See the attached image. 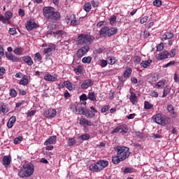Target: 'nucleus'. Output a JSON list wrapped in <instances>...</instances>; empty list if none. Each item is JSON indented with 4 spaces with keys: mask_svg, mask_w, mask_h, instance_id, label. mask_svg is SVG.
<instances>
[{
    "mask_svg": "<svg viewBox=\"0 0 179 179\" xmlns=\"http://www.w3.org/2000/svg\"><path fill=\"white\" fill-rule=\"evenodd\" d=\"M114 150L116 152V155L112 156V162L113 164H120L121 162L128 159L131 152H129V148L125 146H116L114 147Z\"/></svg>",
    "mask_w": 179,
    "mask_h": 179,
    "instance_id": "nucleus-1",
    "label": "nucleus"
},
{
    "mask_svg": "<svg viewBox=\"0 0 179 179\" xmlns=\"http://www.w3.org/2000/svg\"><path fill=\"white\" fill-rule=\"evenodd\" d=\"M94 41V36L87 34H78L76 40L77 45H90Z\"/></svg>",
    "mask_w": 179,
    "mask_h": 179,
    "instance_id": "nucleus-2",
    "label": "nucleus"
},
{
    "mask_svg": "<svg viewBox=\"0 0 179 179\" xmlns=\"http://www.w3.org/2000/svg\"><path fill=\"white\" fill-rule=\"evenodd\" d=\"M34 173V165L32 164H26L18 172V176L21 178H26L27 177H31Z\"/></svg>",
    "mask_w": 179,
    "mask_h": 179,
    "instance_id": "nucleus-3",
    "label": "nucleus"
},
{
    "mask_svg": "<svg viewBox=\"0 0 179 179\" xmlns=\"http://www.w3.org/2000/svg\"><path fill=\"white\" fill-rule=\"evenodd\" d=\"M152 120L155 122L159 124V125H162V127H166L170 122H171V118L163 116L162 113H158L152 116Z\"/></svg>",
    "mask_w": 179,
    "mask_h": 179,
    "instance_id": "nucleus-4",
    "label": "nucleus"
},
{
    "mask_svg": "<svg viewBox=\"0 0 179 179\" xmlns=\"http://www.w3.org/2000/svg\"><path fill=\"white\" fill-rule=\"evenodd\" d=\"M107 166H108V161L100 160L95 164H91L90 166V170L91 171H96V173H99V171H101V170L106 169Z\"/></svg>",
    "mask_w": 179,
    "mask_h": 179,
    "instance_id": "nucleus-5",
    "label": "nucleus"
},
{
    "mask_svg": "<svg viewBox=\"0 0 179 179\" xmlns=\"http://www.w3.org/2000/svg\"><path fill=\"white\" fill-rule=\"evenodd\" d=\"M13 16V13L11 11H6L4 16L0 15V22H3L4 24H10V19Z\"/></svg>",
    "mask_w": 179,
    "mask_h": 179,
    "instance_id": "nucleus-6",
    "label": "nucleus"
},
{
    "mask_svg": "<svg viewBox=\"0 0 179 179\" xmlns=\"http://www.w3.org/2000/svg\"><path fill=\"white\" fill-rule=\"evenodd\" d=\"M81 103L72 104L70 106L71 110L75 114H78L79 115H84L85 114V108L80 106Z\"/></svg>",
    "mask_w": 179,
    "mask_h": 179,
    "instance_id": "nucleus-7",
    "label": "nucleus"
},
{
    "mask_svg": "<svg viewBox=\"0 0 179 179\" xmlns=\"http://www.w3.org/2000/svg\"><path fill=\"white\" fill-rule=\"evenodd\" d=\"M78 124L81 125V127H83V129H86L87 127H93L94 125V123L89 120H87L86 117L82 116L80 118H78Z\"/></svg>",
    "mask_w": 179,
    "mask_h": 179,
    "instance_id": "nucleus-8",
    "label": "nucleus"
},
{
    "mask_svg": "<svg viewBox=\"0 0 179 179\" xmlns=\"http://www.w3.org/2000/svg\"><path fill=\"white\" fill-rule=\"evenodd\" d=\"M89 51H90V46H83L77 51L76 57L78 58H82L83 57H85V55H86L87 52H89Z\"/></svg>",
    "mask_w": 179,
    "mask_h": 179,
    "instance_id": "nucleus-9",
    "label": "nucleus"
},
{
    "mask_svg": "<svg viewBox=\"0 0 179 179\" xmlns=\"http://www.w3.org/2000/svg\"><path fill=\"white\" fill-rule=\"evenodd\" d=\"M25 27L28 31H31L34 29H37V27H38V24H37L34 19L31 18L25 24Z\"/></svg>",
    "mask_w": 179,
    "mask_h": 179,
    "instance_id": "nucleus-10",
    "label": "nucleus"
},
{
    "mask_svg": "<svg viewBox=\"0 0 179 179\" xmlns=\"http://www.w3.org/2000/svg\"><path fill=\"white\" fill-rule=\"evenodd\" d=\"M118 132L124 135V134L128 132V127L124 125L118 126L113 130L112 134H118Z\"/></svg>",
    "mask_w": 179,
    "mask_h": 179,
    "instance_id": "nucleus-11",
    "label": "nucleus"
},
{
    "mask_svg": "<svg viewBox=\"0 0 179 179\" xmlns=\"http://www.w3.org/2000/svg\"><path fill=\"white\" fill-rule=\"evenodd\" d=\"M167 58H170V52L168 50H164L156 55L157 61H163V59H167Z\"/></svg>",
    "mask_w": 179,
    "mask_h": 179,
    "instance_id": "nucleus-12",
    "label": "nucleus"
},
{
    "mask_svg": "<svg viewBox=\"0 0 179 179\" xmlns=\"http://www.w3.org/2000/svg\"><path fill=\"white\" fill-rule=\"evenodd\" d=\"M90 110H85L84 115L87 117V118H94V117L96 115V113H97V110L94 108V107L91 106Z\"/></svg>",
    "mask_w": 179,
    "mask_h": 179,
    "instance_id": "nucleus-13",
    "label": "nucleus"
},
{
    "mask_svg": "<svg viewBox=\"0 0 179 179\" xmlns=\"http://www.w3.org/2000/svg\"><path fill=\"white\" fill-rule=\"evenodd\" d=\"M54 8L51 7V6H46L44 7L43 8V16L46 18V19H49L50 17L51 16V14L52 13V12L54 11Z\"/></svg>",
    "mask_w": 179,
    "mask_h": 179,
    "instance_id": "nucleus-14",
    "label": "nucleus"
},
{
    "mask_svg": "<svg viewBox=\"0 0 179 179\" xmlns=\"http://www.w3.org/2000/svg\"><path fill=\"white\" fill-rule=\"evenodd\" d=\"M59 19H61V13L58 11H55V8L53 12H52V14H50L48 20H50L51 22H57V20H59Z\"/></svg>",
    "mask_w": 179,
    "mask_h": 179,
    "instance_id": "nucleus-15",
    "label": "nucleus"
},
{
    "mask_svg": "<svg viewBox=\"0 0 179 179\" xmlns=\"http://www.w3.org/2000/svg\"><path fill=\"white\" fill-rule=\"evenodd\" d=\"M10 163H12V157L10 155H5L3 157L2 164L4 167H9V166H10Z\"/></svg>",
    "mask_w": 179,
    "mask_h": 179,
    "instance_id": "nucleus-16",
    "label": "nucleus"
},
{
    "mask_svg": "<svg viewBox=\"0 0 179 179\" xmlns=\"http://www.w3.org/2000/svg\"><path fill=\"white\" fill-rule=\"evenodd\" d=\"M109 30H110V27H103L99 31V36H101V37H105V38L110 37Z\"/></svg>",
    "mask_w": 179,
    "mask_h": 179,
    "instance_id": "nucleus-17",
    "label": "nucleus"
},
{
    "mask_svg": "<svg viewBox=\"0 0 179 179\" xmlns=\"http://www.w3.org/2000/svg\"><path fill=\"white\" fill-rule=\"evenodd\" d=\"M44 80H46V82H57L58 76L56 74H54L53 76L51 74H45Z\"/></svg>",
    "mask_w": 179,
    "mask_h": 179,
    "instance_id": "nucleus-18",
    "label": "nucleus"
},
{
    "mask_svg": "<svg viewBox=\"0 0 179 179\" xmlns=\"http://www.w3.org/2000/svg\"><path fill=\"white\" fill-rule=\"evenodd\" d=\"M57 115V110L55 109L49 108L45 112V117L46 118H54Z\"/></svg>",
    "mask_w": 179,
    "mask_h": 179,
    "instance_id": "nucleus-19",
    "label": "nucleus"
},
{
    "mask_svg": "<svg viewBox=\"0 0 179 179\" xmlns=\"http://www.w3.org/2000/svg\"><path fill=\"white\" fill-rule=\"evenodd\" d=\"M130 96L129 100L132 104L135 105L138 103V96H136V94L134 93V90L132 89H130L129 90Z\"/></svg>",
    "mask_w": 179,
    "mask_h": 179,
    "instance_id": "nucleus-20",
    "label": "nucleus"
},
{
    "mask_svg": "<svg viewBox=\"0 0 179 179\" xmlns=\"http://www.w3.org/2000/svg\"><path fill=\"white\" fill-rule=\"evenodd\" d=\"M94 84V82L92 80H85L81 85V89H89V87H90V86H93Z\"/></svg>",
    "mask_w": 179,
    "mask_h": 179,
    "instance_id": "nucleus-21",
    "label": "nucleus"
},
{
    "mask_svg": "<svg viewBox=\"0 0 179 179\" xmlns=\"http://www.w3.org/2000/svg\"><path fill=\"white\" fill-rule=\"evenodd\" d=\"M57 143V136H50L48 140H46L44 143L45 146L48 145H55Z\"/></svg>",
    "mask_w": 179,
    "mask_h": 179,
    "instance_id": "nucleus-22",
    "label": "nucleus"
},
{
    "mask_svg": "<svg viewBox=\"0 0 179 179\" xmlns=\"http://www.w3.org/2000/svg\"><path fill=\"white\" fill-rule=\"evenodd\" d=\"M167 111L169 113L171 117H173V118H176L177 117V113H176V110L174 109V106L171 104H169L167 106Z\"/></svg>",
    "mask_w": 179,
    "mask_h": 179,
    "instance_id": "nucleus-23",
    "label": "nucleus"
},
{
    "mask_svg": "<svg viewBox=\"0 0 179 179\" xmlns=\"http://www.w3.org/2000/svg\"><path fill=\"white\" fill-rule=\"evenodd\" d=\"M171 38H174V34L166 32L162 36L161 40L162 41H165V40H171Z\"/></svg>",
    "mask_w": 179,
    "mask_h": 179,
    "instance_id": "nucleus-24",
    "label": "nucleus"
},
{
    "mask_svg": "<svg viewBox=\"0 0 179 179\" xmlns=\"http://www.w3.org/2000/svg\"><path fill=\"white\" fill-rule=\"evenodd\" d=\"M30 83V79H29V76L27 75H24L22 79L19 82V85H22V86H27Z\"/></svg>",
    "mask_w": 179,
    "mask_h": 179,
    "instance_id": "nucleus-25",
    "label": "nucleus"
},
{
    "mask_svg": "<svg viewBox=\"0 0 179 179\" xmlns=\"http://www.w3.org/2000/svg\"><path fill=\"white\" fill-rule=\"evenodd\" d=\"M22 61L24 62L25 64H27L29 66H31V65H33V64H34L33 59H31V57H30V56L22 57Z\"/></svg>",
    "mask_w": 179,
    "mask_h": 179,
    "instance_id": "nucleus-26",
    "label": "nucleus"
},
{
    "mask_svg": "<svg viewBox=\"0 0 179 179\" xmlns=\"http://www.w3.org/2000/svg\"><path fill=\"white\" fill-rule=\"evenodd\" d=\"M6 58H8L10 61H12V62H19V58L15 55H13L12 53H6Z\"/></svg>",
    "mask_w": 179,
    "mask_h": 179,
    "instance_id": "nucleus-27",
    "label": "nucleus"
},
{
    "mask_svg": "<svg viewBox=\"0 0 179 179\" xmlns=\"http://www.w3.org/2000/svg\"><path fill=\"white\" fill-rule=\"evenodd\" d=\"M16 122V117L15 116H12L8 123H7V127L8 128H9V129H10V128H12V127H13V124Z\"/></svg>",
    "mask_w": 179,
    "mask_h": 179,
    "instance_id": "nucleus-28",
    "label": "nucleus"
},
{
    "mask_svg": "<svg viewBox=\"0 0 179 179\" xmlns=\"http://www.w3.org/2000/svg\"><path fill=\"white\" fill-rule=\"evenodd\" d=\"M152 59H148V60H146V61H143L140 65H141V68H149V66H150V64H152Z\"/></svg>",
    "mask_w": 179,
    "mask_h": 179,
    "instance_id": "nucleus-29",
    "label": "nucleus"
},
{
    "mask_svg": "<svg viewBox=\"0 0 179 179\" xmlns=\"http://www.w3.org/2000/svg\"><path fill=\"white\" fill-rule=\"evenodd\" d=\"M54 50H55V45L51 44L44 49L43 52L44 54H48L49 52H52Z\"/></svg>",
    "mask_w": 179,
    "mask_h": 179,
    "instance_id": "nucleus-30",
    "label": "nucleus"
},
{
    "mask_svg": "<svg viewBox=\"0 0 179 179\" xmlns=\"http://www.w3.org/2000/svg\"><path fill=\"white\" fill-rule=\"evenodd\" d=\"M73 19H76V15L75 14H69L66 16L65 21L66 22V24L71 23Z\"/></svg>",
    "mask_w": 179,
    "mask_h": 179,
    "instance_id": "nucleus-31",
    "label": "nucleus"
},
{
    "mask_svg": "<svg viewBox=\"0 0 179 179\" xmlns=\"http://www.w3.org/2000/svg\"><path fill=\"white\" fill-rule=\"evenodd\" d=\"M164 86H166V80H162L155 85L156 89H164Z\"/></svg>",
    "mask_w": 179,
    "mask_h": 179,
    "instance_id": "nucleus-32",
    "label": "nucleus"
},
{
    "mask_svg": "<svg viewBox=\"0 0 179 179\" xmlns=\"http://www.w3.org/2000/svg\"><path fill=\"white\" fill-rule=\"evenodd\" d=\"M9 112V108L6 104H2L0 106V114H6Z\"/></svg>",
    "mask_w": 179,
    "mask_h": 179,
    "instance_id": "nucleus-33",
    "label": "nucleus"
},
{
    "mask_svg": "<svg viewBox=\"0 0 179 179\" xmlns=\"http://www.w3.org/2000/svg\"><path fill=\"white\" fill-rule=\"evenodd\" d=\"M83 9L84 10H85V12H87V13H89V12L92 10V4L90 3V2L85 3L83 5Z\"/></svg>",
    "mask_w": 179,
    "mask_h": 179,
    "instance_id": "nucleus-34",
    "label": "nucleus"
},
{
    "mask_svg": "<svg viewBox=\"0 0 179 179\" xmlns=\"http://www.w3.org/2000/svg\"><path fill=\"white\" fill-rule=\"evenodd\" d=\"M131 75H132V69L131 68H127L124 73H123V76L124 78H129V76H131Z\"/></svg>",
    "mask_w": 179,
    "mask_h": 179,
    "instance_id": "nucleus-35",
    "label": "nucleus"
},
{
    "mask_svg": "<svg viewBox=\"0 0 179 179\" xmlns=\"http://www.w3.org/2000/svg\"><path fill=\"white\" fill-rule=\"evenodd\" d=\"M109 22L110 26H115V23H117V16L111 15L109 18Z\"/></svg>",
    "mask_w": 179,
    "mask_h": 179,
    "instance_id": "nucleus-36",
    "label": "nucleus"
},
{
    "mask_svg": "<svg viewBox=\"0 0 179 179\" xmlns=\"http://www.w3.org/2000/svg\"><path fill=\"white\" fill-rule=\"evenodd\" d=\"M118 33V29L117 28H109V37H111V36H114Z\"/></svg>",
    "mask_w": 179,
    "mask_h": 179,
    "instance_id": "nucleus-37",
    "label": "nucleus"
},
{
    "mask_svg": "<svg viewBox=\"0 0 179 179\" xmlns=\"http://www.w3.org/2000/svg\"><path fill=\"white\" fill-rule=\"evenodd\" d=\"M106 61H108L109 65H114L117 62V59L114 57H108Z\"/></svg>",
    "mask_w": 179,
    "mask_h": 179,
    "instance_id": "nucleus-38",
    "label": "nucleus"
},
{
    "mask_svg": "<svg viewBox=\"0 0 179 179\" xmlns=\"http://www.w3.org/2000/svg\"><path fill=\"white\" fill-rule=\"evenodd\" d=\"M34 61H37V62H41L43 57H41V54L40 52H37L35 54L34 57Z\"/></svg>",
    "mask_w": 179,
    "mask_h": 179,
    "instance_id": "nucleus-39",
    "label": "nucleus"
},
{
    "mask_svg": "<svg viewBox=\"0 0 179 179\" xmlns=\"http://www.w3.org/2000/svg\"><path fill=\"white\" fill-rule=\"evenodd\" d=\"M88 99L89 100H91L92 101H96L97 99H96V94L94 92H90L88 94Z\"/></svg>",
    "mask_w": 179,
    "mask_h": 179,
    "instance_id": "nucleus-40",
    "label": "nucleus"
},
{
    "mask_svg": "<svg viewBox=\"0 0 179 179\" xmlns=\"http://www.w3.org/2000/svg\"><path fill=\"white\" fill-rule=\"evenodd\" d=\"M82 62L83 64H90L92 62V57H85L82 59Z\"/></svg>",
    "mask_w": 179,
    "mask_h": 179,
    "instance_id": "nucleus-41",
    "label": "nucleus"
},
{
    "mask_svg": "<svg viewBox=\"0 0 179 179\" xmlns=\"http://www.w3.org/2000/svg\"><path fill=\"white\" fill-rule=\"evenodd\" d=\"M123 173L124 174H128V173H135V169L134 168H131V167L125 168L123 170Z\"/></svg>",
    "mask_w": 179,
    "mask_h": 179,
    "instance_id": "nucleus-42",
    "label": "nucleus"
},
{
    "mask_svg": "<svg viewBox=\"0 0 179 179\" xmlns=\"http://www.w3.org/2000/svg\"><path fill=\"white\" fill-rule=\"evenodd\" d=\"M80 24V20H76V18L73 19L71 22H70V26H79Z\"/></svg>",
    "mask_w": 179,
    "mask_h": 179,
    "instance_id": "nucleus-43",
    "label": "nucleus"
},
{
    "mask_svg": "<svg viewBox=\"0 0 179 179\" xmlns=\"http://www.w3.org/2000/svg\"><path fill=\"white\" fill-rule=\"evenodd\" d=\"M153 108V105L150 103H149V101H145L144 102V108L145 110H150V108Z\"/></svg>",
    "mask_w": 179,
    "mask_h": 179,
    "instance_id": "nucleus-44",
    "label": "nucleus"
},
{
    "mask_svg": "<svg viewBox=\"0 0 179 179\" xmlns=\"http://www.w3.org/2000/svg\"><path fill=\"white\" fill-rule=\"evenodd\" d=\"M68 145L69 146H73V145H76V140H75L73 138H69Z\"/></svg>",
    "mask_w": 179,
    "mask_h": 179,
    "instance_id": "nucleus-45",
    "label": "nucleus"
},
{
    "mask_svg": "<svg viewBox=\"0 0 179 179\" xmlns=\"http://www.w3.org/2000/svg\"><path fill=\"white\" fill-rule=\"evenodd\" d=\"M64 85L65 87H66V89H68V90H72V89H73L72 83H71L69 81H66L64 83Z\"/></svg>",
    "mask_w": 179,
    "mask_h": 179,
    "instance_id": "nucleus-46",
    "label": "nucleus"
},
{
    "mask_svg": "<svg viewBox=\"0 0 179 179\" xmlns=\"http://www.w3.org/2000/svg\"><path fill=\"white\" fill-rule=\"evenodd\" d=\"M176 52H177V49L176 48L171 49L169 53V58H174V57H176Z\"/></svg>",
    "mask_w": 179,
    "mask_h": 179,
    "instance_id": "nucleus-47",
    "label": "nucleus"
},
{
    "mask_svg": "<svg viewBox=\"0 0 179 179\" xmlns=\"http://www.w3.org/2000/svg\"><path fill=\"white\" fill-rule=\"evenodd\" d=\"M79 138L80 139H82V141H87V139H90V135L89 134H85L81 135Z\"/></svg>",
    "mask_w": 179,
    "mask_h": 179,
    "instance_id": "nucleus-48",
    "label": "nucleus"
},
{
    "mask_svg": "<svg viewBox=\"0 0 179 179\" xmlns=\"http://www.w3.org/2000/svg\"><path fill=\"white\" fill-rule=\"evenodd\" d=\"M176 65V61H171L169 63L164 64L163 68H169V66H174Z\"/></svg>",
    "mask_w": 179,
    "mask_h": 179,
    "instance_id": "nucleus-49",
    "label": "nucleus"
},
{
    "mask_svg": "<svg viewBox=\"0 0 179 179\" xmlns=\"http://www.w3.org/2000/svg\"><path fill=\"white\" fill-rule=\"evenodd\" d=\"M22 141H23V137L22 136L17 137L14 139V143L15 145H19V143H20Z\"/></svg>",
    "mask_w": 179,
    "mask_h": 179,
    "instance_id": "nucleus-50",
    "label": "nucleus"
},
{
    "mask_svg": "<svg viewBox=\"0 0 179 179\" xmlns=\"http://www.w3.org/2000/svg\"><path fill=\"white\" fill-rule=\"evenodd\" d=\"M108 64V61L107 60H104V59H101L100 60V66H101V68H106V66Z\"/></svg>",
    "mask_w": 179,
    "mask_h": 179,
    "instance_id": "nucleus-51",
    "label": "nucleus"
},
{
    "mask_svg": "<svg viewBox=\"0 0 179 179\" xmlns=\"http://www.w3.org/2000/svg\"><path fill=\"white\" fill-rule=\"evenodd\" d=\"M110 106L108 105H106L104 106L101 110V113H107V111H108V110H110Z\"/></svg>",
    "mask_w": 179,
    "mask_h": 179,
    "instance_id": "nucleus-52",
    "label": "nucleus"
},
{
    "mask_svg": "<svg viewBox=\"0 0 179 179\" xmlns=\"http://www.w3.org/2000/svg\"><path fill=\"white\" fill-rule=\"evenodd\" d=\"M157 51H163L164 50V43H161L157 46Z\"/></svg>",
    "mask_w": 179,
    "mask_h": 179,
    "instance_id": "nucleus-53",
    "label": "nucleus"
},
{
    "mask_svg": "<svg viewBox=\"0 0 179 179\" xmlns=\"http://www.w3.org/2000/svg\"><path fill=\"white\" fill-rule=\"evenodd\" d=\"M91 5L93 6V8H99V5H100V3H99V1L92 0Z\"/></svg>",
    "mask_w": 179,
    "mask_h": 179,
    "instance_id": "nucleus-54",
    "label": "nucleus"
},
{
    "mask_svg": "<svg viewBox=\"0 0 179 179\" xmlns=\"http://www.w3.org/2000/svg\"><path fill=\"white\" fill-rule=\"evenodd\" d=\"M154 6H157V8H160V6L162 5V1L160 0H155L153 2Z\"/></svg>",
    "mask_w": 179,
    "mask_h": 179,
    "instance_id": "nucleus-55",
    "label": "nucleus"
},
{
    "mask_svg": "<svg viewBox=\"0 0 179 179\" xmlns=\"http://www.w3.org/2000/svg\"><path fill=\"white\" fill-rule=\"evenodd\" d=\"M10 96H11V97H16L17 96V92H16V90L12 89L10 90Z\"/></svg>",
    "mask_w": 179,
    "mask_h": 179,
    "instance_id": "nucleus-56",
    "label": "nucleus"
},
{
    "mask_svg": "<svg viewBox=\"0 0 179 179\" xmlns=\"http://www.w3.org/2000/svg\"><path fill=\"white\" fill-rule=\"evenodd\" d=\"M159 80V78H157V76L154 75L150 80V83H153L155 82H157V80Z\"/></svg>",
    "mask_w": 179,
    "mask_h": 179,
    "instance_id": "nucleus-57",
    "label": "nucleus"
},
{
    "mask_svg": "<svg viewBox=\"0 0 179 179\" xmlns=\"http://www.w3.org/2000/svg\"><path fill=\"white\" fill-rule=\"evenodd\" d=\"M9 34H11V36H15L16 34V28H10L8 31Z\"/></svg>",
    "mask_w": 179,
    "mask_h": 179,
    "instance_id": "nucleus-58",
    "label": "nucleus"
},
{
    "mask_svg": "<svg viewBox=\"0 0 179 179\" xmlns=\"http://www.w3.org/2000/svg\"><path fill=\"white\" fill-rule=\"evenodd\" d=\"M150 94L152 97H159V93L156 91H151Z\"/></svg>",
    "mask_w": 179,
    "mask_h": 179,
    "instance_id": "nucleus-59",
    "label": "nucleus"
},
{
    "mask_svg": "<svg viewBox=\"0 0 179 179\" xmlns=\"http://www.w3.org/2000/svg\"><path fill=\"white\" fill-rule=\"evenodd\" d=\"M18 15L21 17H23V16H24V15H25L24 10H23L22 8H20L19 10H18Z\"/></svg>",
    "mask_w": 179,
    "mask_h": 179,
    "instance_id": "nucleus-60",
    "label": "nucleus"
},
{
    "mask_svg": "<svg viewBox=\"0 0 179 179\" xmlns=\"http://www.w3.org/2000/svg\"><path fill=\"white\" fill-rule=\"evenodd\" d=\"M169 93H170V91H169V89L164 88V90L163 91L162 97H166L167 96V94H169Z\"/></svg>",
    "mask_w": 179,
    "mask_h": 179,
    "instance_id": "nucleus-61",
    "label": "nucleus"
},
{
    "mask_svg": "<svg viewBox=\"0 0 179 179\" xmlns=\"http://www.w3.org/2000/svg\"><path fill=\"white\" fill-rule=\"evenodd\" d=\"M147 22H148V16H145L140 20V23H141V24H143V23H146Z\"/></svg>",
    "mask_w": 179,
    "mask_h": 179,
    "instance_id": "nucleus-62",
    "label": "nucleus"
},
{
    "mask_svg": "<svg viewBox=\"0 0 179 179\" xmlns=\"http://www.w3.org/2000/svg\"><path fill=\"white\" fill-rule=\"evenodd\" d=\"M80 101H83L87 100V96H86L85 94H83L80 96Z\"/></svg>",
    "mask_w": 179,
    "mask_h": 179,
    "instance_id": "nucleus-63",
    "label": "nucleus"
},
{
    "mask_svg": "<svg viewBox=\"0 0 179 179\" xmlns=\"http://www.w3.org/2000/svg\"><path fill=\"white\" fill-rule=\"evenodd\" d=\"M134 62H136V64H141V57L139 56L134 57Z\"/></svg>",
    "mask_w": 179,
    "mask_h": 179,
    "instance_id": "nucleus-64",
    "label": "nucleus"
}]
</instances>
